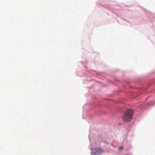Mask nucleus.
<instances>
[{
    "label": "nucleus",
    "mask_w": 155,
    "mask_h": 155,
    "mask_svg": "<svg viewBox=\"0 0 155 155\" xmlns=\"http://www.w3.org/2000/svg\"><path fill=\"white\" fill-rule=\"evenodd\" d=\"M133 111L131 109L128 110L125 113L123 117V120L126 122L130 121L132 119Z\"/></svg>",
    "instance_id": "obj_1"
},
{
    "label": "nucleus",
    "mask_w": 155,
    "mask_h": 155,
    "mask_svg": "<svg viewBox=\"0 0 155 155\" xmlns=\"http://www.w3.org/2000/svg\"><path fill=\"white\" fill-rule=\"evenodd\" d=\"M103 150L101 148H98L97 149V152H100V153H101L103 152Z\"/></svg>",
    "instance_id": "obj_2"
},
{
    "label": "nucleus",
    "mask_w": 155,
    "mask_h": 155,
    "mask_svg": "<svg viewBox=\"0 0 155 155\" xmlns=\"http://www.w3.org/2000/svg\"><path fill=\"white\" fill-rule=\"evenodd\" d=\"M119 150L120 151L121 150H123V146H120L119 148Z\"/></svg>",
    "instance_id": "obj_3"
},
{
    "label": "nucleus",
    "mask_w": 155,
    "mask_h": 155,
    "mask_svg": "<svg viewBox=\"0 0 155 155\" xmlns=\"http://www.w3.org/2000/svg\"><path fill=\"white\" fill-rule=\"evenodd\" d=\"M99 152H97V153H99Z\"/></svg>",
    "instance_id": "obj_4"
}]
</instances>
